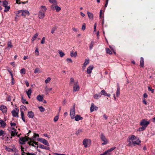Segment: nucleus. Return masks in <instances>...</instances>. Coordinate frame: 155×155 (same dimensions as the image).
<instances>
[{
  "label": "nucleus",
  "instance_id": "nucleus-55",
  "mask_svg": "<svg viewBox=\"0 0 155 155\" xmlns=\"http://www.w3.org/2000/svg\"><path fill=\"white\" fill-rule=\"evenodd\" d=\"M85 24L84 23L83 25H82V29L83 30H84L85 29Z\"/></svg>",
  "mask_w": 155,
  "mask_h": 155
},
{
  "label": "nucleus",
  "instance_id": "nucleus-43",
  "mask_svg": "<svg viewBox=\"0 0 155 155\" xmlns=\"http://www.w3.org/2000/svg\"><path fill=\"white\" fill-rule=\"evenodd\" d=\"M49 2L52 3L54 4L55 5L57 4V3L55 0H49Z\"/></svg>",
  "mask_w": 155,
  "mask_h": 155
},
{
  "label": "nucleus",
  "instance_id": "nucleus-62",
  "mask_svg": "<svg viewBox=\"0 0 155 155\" xmlns=\"http://www.w3.org/2000/svg\"><path fill=\"white\" fill-rule=\"evenodd\" d=\"M14 80L13 77L12 78V84H14Z\"/></svg>",
  "mask_w": 155,
  "mask_h": 155
},
{
  "label": "nucleus",
  "instance_id": "nucleus-45",
  "mask_svg": "<svg viewBox=\"0 0 155 155\" xmlns=\"http://www.w3.org/2000/svg\"><path fill=\"white\" fill-rule=\"evenodd\" d=\"M38 108L41 112H43L45 110V109L42 106L39 107Z\"/></svg>",
  "mask_w": 155,
  "mask_h": 155
},
{
  "label": "nucleus",
  "instance_id": "nucleus-50",
  "mask_svg": "<svg viewBox=\"0 0 155 155\" xmlns=\"http://www.w3.org/2000/svg\"><path fill=\"white\" fill-rule=\"evenodd\" d=\"M45 37H43L41 41V44H44L45 43Z\"/></svg>",
  "mask_w": 155,
  "mask_h": 155
},
{
  "label": "nucleus",
  "instance_id": "nucleus-33",
  "mask_svg": "<svg viewBox=\"0 0 155 155\" xmlns=\"http://www.w3.org/2000/svg\"><path fill=\"white\" fill-rule=\"evenodd\" d=\"M21 115L22 120H23L24 122H25V120L24 117V113L23 112L22 110L21 111Z\"/></svg>",
  "mask_w": 155,
  "mask_h": 155
},
{
  "label": "nucleus",
  "instance_id": "nucleus-8",
  "mask_svg": "<svg viewBox=\"0 0 155 155\" xmlns=\"http://www.w3.org/2000/svg\"><path fill=\"white\" fill-rule=\"evenodd\" d=\"M115 149L116 147H112L107 150L105 151L103 154L101 155H110V152Z\"/></svg>",
  "mask_w": 155,
  "mask_h": 155
},
{
  "label": "nucleus",
  "instance_id": "nucleus-2",
  "mask_svg": "<svg viewBox=\"0 0 155 155\" xmlns=\"http://www.w3.org/2000/svg\"><path fill=\"white\" fill-rule=\"evenodd\" d=\"M83 144L85 148L89 147L91 145V139L85 138L83 141Z\"/></svg>",
  "mask_w": 155,
  "mask_h": 155
},
{
  "label": "nucleus",
  "instance_id": "nucleus-14",
  "mask_svg": "<svg viewBox=\"0 0 155 155\" xmlns=\"http://www.w3.org/2000/svg\"><path fill=\"white\" fill-rule=\"evenodd\" d=\"M21 153L22 155H36L33 153H25L24 152V148L23 147H21Z\"/></svg>",
  "mask_w": 155,
  "mask_h": 155
},
{
  "label": "nucleus",
  "instance_id": "nucleus-1",
  "mask_svg": "<svg viewBox=\"0 0 155 155\" xmlns=\"http://www.w3.org/2000/svg\"><path fill=\"white\" fill-rule=\"evenodd\" d=\"M127 141L130 144H133L134 146L139 145L141 142L139 138L134 135L129 136L128 137Z\"/></svg>",
  "mask_w": 155,
  "mask_h": 155
},
{
  "label": "nucleus",
  "instance_id": "nucleus-39",
  "mask_svg": "<svg viewBox=\"0 0 155 155\" xmlns=\"http://www.w3.org/2000/svg\"><path fill=\"white\" fill-rule=\"evenodd\" d=\"M56 10L57 12H58L61 10V8L60 7L58 6L57 5L55 7L54 10Z\"/></svg>",
  "mask_w": 155,
  "mask_h": 155
},
{
  "label": "nucleus",
  "instance_id": "nucleus-63",
  "mask_svg": "<svg viewBox=\"0 0 155 155\" xmlns=\"http://www.w3.org/2000/svg\"><path fill=\"white\" fill-rule=\"evenodd\" d=\"M35 145H37V143L35 142H32V143L31 144V146H35Z\"/></svg>",
  "mask_w": 155,
  "mask_h": 155
},
{
  "label": "nucleus",
  "instance_id": "nucleus-46",
  "mask_svg": "<svg viewBox=\"0 0 155 155\" xmlns=\"http://www.w3.org/2000/svg\"><path fill=\"white\" fill-rule=\"evenodd\" d=\"M57 4L56 5H55L54 4H53L51 6V9L53 10H54L55 7L57 6Z\"/></svg>",
  "mask_w": 155,
  "mask_h": 155
},
{
  "label": "nucleus",
  "instance_id": "nucleus-60",
  "mask_svg": "<svg viewBox=\"0 0 155 155\" xmlns=\"http://www.w3.org/2000/svg\"><path fill=\"white\" fill-rule=\"evenodd\" d=\"M94 31H96V24L95 23L94 26Z\"/></svg>",
  "mask_w": 155,
  "mask_h": 155
},
{
  "label": "nucleus",
  "instance_id": "nucleus-19",
  "mask_svg": "<svg viewBox=\"0 0 155 155\" xmlns=\"http://www.w3.org/2000/svg\"><path fill=\"white\" fill-rule=\"evenodd\" d=\"M7 48L9 50L10 48H11L13 47V46L12 45V42L11 41H9L7 42Z\"/></svg>",
  "mask_w": 155,
  "mask_h": 155
},
{
  "label": "nucleus",
  "instance_id": "nucleus-47",
  "mask_svg": "<svg viewBox=\"0 0 155 155\" xmlns=\"http://www.w3.org/2000/svg\"><path fill=\"white\" fill-rule=\"evenodd\" d=\"M106 52L107 53L109 54H112V51L108 48H106Z\"/></svg>",
  "mask_w": 155,
  "mask_h": 155
},
{
  "label": "nucleus",
  "instance_id": "nucleus-24",
  "mask_svg": "<svg viewBox=\"0 0 155 155\" xmlns=\"http://www.w3.org/2000/svg\"><path fill=\"white\" fill-rule=\"evenodd\" d=\"M87 13L89 19L93 20V14L88 11L87 12Z\"/></svg>",
  "mask_w": 155,
  "mask_h": 155
},
{
  "label": "nucleus",
  "instance_id": "nucleus-34",
  "mask_svg": "<svg viewBox=\"0 0 155 155\" xmlns=\"http://www.w3.org/2000/svg\"><path fill=\"white\" fill-rule=\"evenodd\" d=\"M58 51L60 57H62L65 55V54L62 51L59 50Z\"/></svg>",
  "mask_w": 155,
  "mask_h": 155
},
{
  "label": "nucleus",
  "instance_id": "nucleus-13",
  "mask_svg": "<svg viewBox=\"0 0 155 155\" xmlns=\"http://www.w3.org/2000/svg\"><path fill=\"white\" fill-rule=\"evenodd\" d=\"M89 63V60L87 58L85 60L82 66V69L84 70L85 69L86 66Z\"/></svg>",
  "mask_w": 155,
  "mask_h": 155
},
{
  "label": "nucleus",
  "instance_id": "nucleus-3",
  "mask_svg": "<svg viewBox=\"0 0 155 155\" xmlns=\"http://www.w3.org/2000/svg\"><path fill=\"white\" fill-rule=\"evenodd\" d=\"M100 138L101 140L104 142L103 143H102V145H104L107 144L108 142V140L105 137V136L104 135L103 133H101L100 135Z\"/></svg>",
  "mask_w": 155,
  "mask_h": 155
},
{
  "label": "nucleus",
  "instance_id": "nucleus-36",
  "mask_svg": "<svg viewBox=\"0 0 155 155\" xmlns=\"http://www.w3.org/2000/svg\"><path fill=\"white\" fill-rule=\"evenodd\" d=\"M82 131L83 130L82 129H79L76 131L75 134L77 135H79L82 133Z\"/></svg>",
  "mask_w": 155,
  "mask_h": 155
},
{
  "label": "nucleus",
  "instance_id": "nucleus-48",
  "mask_svg": "<svg viewBox=\"0 0 155 155\" xmlns=\"http://www.w3.org/2000/svg\"><path fill=\"white\" fill-rule=\"evenodd\" d=\"M40 69L38 68H36L34 70V73H40Z\"/></svg>",
  "mask_w": 155,
  "mask_h": 155
},
{
  "label": "nucleus",
  "instance_id": "nucleus-41",
  "mask_svg": "<svg viewBox=\"0 0 155 155\" xmlns=\"http://www.w3.org/2000/svg\"><path fill=\"white\" fill-rule=\"evenodd\" d=\"M146 128V127H144V126H142L141 127H140L138 129V131H143V130H144Z\"/></svg>",
  "mask_w": 155,
  "mask_h": 155
},
{
  "label": "nucleus",
  "instance_id": "nucleus-64",
  "mask_svg": "<svg viewBox=\"0 0 155 155\" xmlns=\"http://www.w3.org/2000/svg\"><path fill=\"white\" fill-rule=\"evenodd\" d=\"M143 102L145 104L147 105V102L145 99L143 100Z\"/></svg>",
  "mask_w": 155,
  "mask_h": 155
},
{
  "label": "nucleus",
  "instance_id": "nucleus-57",
  "mask_svg": "<svg viewBox=\"0 0 155 155\" xmlns=\"http://www.w3.org/2000/svg\"><path fill=\"white\" fill-rule=\"evenodd\" d=\"M55 29H56L55 28H53L51 30V33L52 34H53L54 33L55 31Z\"/></svg>",
  "mask_w": 155,
  "mask_h": 155
},
{
  "label": "nucleus",
  "instance_id": "nucleus-10",
  "mask_svg": "<svg viewBox=\"0 0 155 155\" xmlns=\"http://www.w3.org/2000/svg\"><path fill=\"white\" fill-rule=\"evenodd\" d=\"M19 110L18 109L16 108L15 109L13 110L12 112V115L16 117H18V113Z\"/></svg>",
  "mask_w": 155,
  "mask_h": 155
},
{
  "label": "nucleus",
  "instance_id": "nucleus-31",
  "mask_svg": "<svg viewBox=\"0 0 155 155\" xmlns=\"http://www.w3.org/2000/svg\"><path fill=\"white\" fill-rule=\"evenodd\" d=\"M0 124L1 126L3 127H5L6 125V123L3 120H0Z\"/></svg>",
  "mask_w": 155,
  "mask_h": 155
},
{
  "label": "nucleus",
  "instance_id": "nucleus-51",
  "mask_svg": "<svg viewBox=\"0 0 155 155\" xmlns=\"http://www.w3.org/2000/svg\"><path fill=\"white\" fill-rule=\"evenodd\" d=\"M35 53L36 54V55L37 56H38L39 55V52L38 51V49L37 48H36L35 50Z\"/></svg>",
  "mask_w": 155,
  "mask_h": 155
},
{
  "label": "nucleus",
  "instance_id": "nucleus-20",
  "mask_svg": "<svg viewBox=\"0 0 155 155\" xmlns=\"http://www.w3.org/2000/svg\"><path fill=\"white\" fill-rule=\"evenodd\" d=\"M27 115L29 118H32L34 117V114L32 111H29L28 112Z\"/></svg>",
  "mask_w": 155,
  "mask_h": 155
},
{
  "label": "nucleus",
  "instance_id": "nucleus-22",
  "mask_svg": "<svg viewBox=\"0 0 155 155\" xmlns=\"http://www.w3.org/2000/svg\"><path fill=\"white\" fill-rule=\"evenodd\" d=\"M77 52L75 51L74 52V51H72L70 52V56L72 57L75 58L77 56Z\"/></svg>",
  "mask_w": 155,
  "mask_h": 155
},
{
  "label": "nucleus",
  "instance_id": "nucleus-38",
  "mask_svg": "<svg viewBox=\"0 0 155 155\" xmlns=\"http://www.w3.org/2000/svg\"><path fill=\"white\" fill-rule=\"evenodd\" d=\"M3 5L5 7L8 6V2L6 0H4L2 2Z\"/></svg>",
  "mask_w": 155,
  "mask_h": 155
},
{
  "label": "nucleus",
  "instance_id": "nucleus-27",
  "mask_svg": "<svg viewBox=\"0 0 155 155\" xmlns=\"http://www.w3.org/2000/svg\"><path fill=\"white\" fill-rule=\"evenodd\" d=\"M101 93L102 95H104V96H106L110 97V94H107L104 90H102L101 91Z\"/></svg>",
  "mask_w": 155,
  "mask_h": 155
},
{
  "label": "nucleus",
  "instance_id": "nucleus-42",
  "mask_svg": "<svg viewBox=\"0 0 155 155\" xmlns=\"http://www.w3.org/2000/svg\"><path fill=\"white\" fill-rule=\"evenodd\" d=\"M5 9L4 11L5 12H8L10 8V7L9 6H7L6 7H5Z\"/></svg>",
  "mask_w": 155,
  "mask_h": 155
},
{
  "label": "nucleus",
  "instance_id": "nucleus-15",
  "mask_svg": "<svg viewBox=\"0 0 155 155\" xmlns=\"http://www.w3.org/2000/svg\"><path fill=\"white\" fill-rule=\"evenodd\" d=\"M7 108L6 106L4 105H1L0 106V110H1L3 113H6L7 111Z\"/></svg>",
  "mask_w": 155,
  "mask_h": 155
},
{
  "label": "nucleus",
  "instance_id": "nucleus-30",
  "mask_svg": "<svg viewBox=\"0 0 155 155\" xmlns=\"http://www.w3.org/2000/svg\"><path fill=\"white\" fill-rule=\"evenodd\" d=\"M140 65L142 67H143L144 65L143 58V57H141L140 61Z\"/></svg>",
  "mask_w": 155,
  "mask_h": 155
},
{
  "label": "nucleus",
  "instance_id": "nucleus-26",
  "mask_svg": "<svg viewBox=\"0 0 155 155\" xmlns=\"http://www.w3.org/2000/svg\"><path fill=\"white\" fill-rule=\"evenodd\" d=\"M120 88L118 84H117V89L116 92V96L118 97L120 94Z\"/></svg>",
  "mask_w": 155,
  "mask_h": 155
},
{
  "label": "nucleus",
  "instance_id": "nucleus-32",
  "mask_svg": "<svg viewBox=\"0 0 155 155\" xmlns=\"http://www.w3.org/2000/svg\"><path fill=\"white\" fill-rule=\"evenodd\" d=\"M39 147L41 149H45L46 150H49V147H47L45 146H44L43 145H42V144L40 145Z\"/></svg>",
  "mask_w": 155,
  "mask_h": 155
},
{
  "label": "nucleus",
  "instance_id": "nucleus-28",
  "mask_svg": "<svg viewBox=\"0 0 155 155\" xmlns=\"http://www.w3.org/2000/svg\"><path fill=\"white\" fill-rule=\"evenodd\" d=\"M36 99L38 101L41 102L42 101L43 97L42 95H41L39 94L36 97Z\"/></svg>",
  "mask_w": 155,
  "mask_h": 155
},
{
  "label": "nucleus",
  "instance_id": "nucleus-9",
  "mask_svg": "<svg viewBox=\"0 0 155 155\" xmlns=\"http://www.w3.org/2000/svg\"><path fill=\"white\" fill-rule=\"evenodd\" d=\"M37 140L40 142L43 143L45 145H46L48 146H49V144L48 141L46 140L45 139L41 138H38L37 139Z\"/></svg>",
  "mask_w": 155,
  "mask_h": 155
},
{
  "label": "nucleus",
  "instance_id": "nucleus-40",
  "mask_svg": "<svg viewBox=\"0 0 155 155\" xmlns=\"http://www.w3.org/2000/svg\"><path fill=\"white\" fill-rule=\"evenodd\" d=\"M51 80V78L50 77H48L45 80V83L47 84L48 83L50 82V81Z\"/></svg>",
  "mask_w": 155,
  "mask_h": 155
},
{
  "label": "nucleus",
  "instance_id": "nucleus-54",
  "mask_svg": "<svg viewBox=\"0 0 155 155\" xmlns=\"http://www.w3.org/2000/svg\"><path fill=\"white\" fill-rule=\"evenodd\" d=\"M52 90V88L51 87L46 88V91L47 92H50Z\"/></svg>",
  "mask_w": 155,
  "mask_h": 155
},
{
  "label": "nucleus",
  "instance_id": "nucleus-16",
  "mask_svg": "<svg viewBox=\"0 0 155 155\" xmlns=\"http://www.w3.org/2000/svg\"><path fill=\"white\" fill-rule=\"evenodd\" d=\"M93 68L94 67L93 65L90 66L87 68L86 70L87 73L88 74H91V73L93 69Z\"/></svg>",
  "mask_w": 155,
  "mask_h": 155
},
{
  "label": "nucleus",
  "instance_id": "nucleus-29",
  "mask_svg": "<svg viewBox=\"0 0 155 155\" xmlns=\"http://www.w3.org/2000/svg\"><path fill=\"white\" fill-rule=\"evenodd\" d=\"M38 33H36L33 36L31 40L32 41H34L36 38H37L38 36Z\"/></svg>",
  "mask_w": 155,
  "mask_h": 155
},
{
  "label": "nucleus",
  "instance_id": "nucleus-4",
  "mask_svg": "<svg viewBox=\"0 0 155 155\" xmlns=\"http://www.w3.org/2000/svg\"><path fill=\"white\" fill-rule=\"evenodd\" d=\"M75 106L74 105L72 107V108L71 109L70 112V115L71 118L72 119L74 118L75 116Z\"/></svg>",
  "mask_w": 155,
  "mask_h": 155
},
{
  "label": "nucleus",
  "instance_id": "nucleus-49",
  "mask_svg": "<svg viewBox=\"0 0 155 155\" xmlns=\"http://www.w3.org/2000/svg\"><path fill=\"white\" fill-rule=\"evenodd\" d=\"M21 101H22V102L23 104H25V103L26 104H28V102L26 101V100L25 99H24L23 98H22V99H21Z\"/></svg>",
  "mask_w": 155,
  "mask_h": 155
},
{
  "label": "nucleus",
  "instance_id": "nucleus-53",
  "mask_svg": "<svg viewBox=\"0 0 155 155\" xmlns=\"http://www.w3.org/2000/svg\"><path fill=\"white\" fill-rule=\"evenodd\" d=\"M66 61L68 63H72L73 61L72 59L70 58H67Z\"/></svg>",
  "mask_w": 155,
  "mask_h": 155
},
{
  "label": "nucleus",
  "instance_id": "nucleus-44",
  "mask_svg": "<svg viewBox=\"0 0 155 155\" xmlns=\"http://www.w3.org/2000/svg\"><path fill=\"white\" fill-rule=\"evenodd\" d=\"M59 116L58 115H57L55 116L54 118V122H57L58 120Z\"/></svg>",
  "mask_w": 155,
  "mask_h": 155
},
{
  "label": "nucleus",
  "instance_id": "nucleus-59",
  "mask_svg": "<svg viewBox=\"0 0 155 155\" xmlns=\"http://www.w3.org/2000/svg\"><path fill=\"white\" fill-rule=\"evenodd\" d=\"M4 133V131L2 130H0V136H2Z\"/></svg>",
  "mask_w": 155,
  "mask_h": 155
},
{
  "label": "nucleus",
  "instance_id": "nucleus-56",
  "mask_svg": "<svg viewBox=\"0 0 155 155\" xmlns=\"http://www.w3.org/2000/svg\"><path fill=\"white\" fill-rule=\"evenodd\" d=\"M94 45V42L92 41L90 45V49H91V48H93Z\"/></svg>",
  "mask_w": 155,
  "mask_h": 155
},
{
  "label": "nucleus",
  "instance_id": "nucleus-17",
  "mask_svg": "<svg viewBox=\"0 0 155 155\" xmlns=\"http://www.w3.org/2000/svg\"><path fill=\"white\" fill-rule=\"evenodd\" d=\"M45 17V13L39 12L38 13V17L40 19H43Z\"/></svg>",
  "mask_w": 155,
  "mask_h": 155
},
{
  "label": "nucleus",
  "instance_id": "nucleus-12",
  "mask_svg": "<svg viewBox=\"0 0 155 155\" xmlns=\"http://www.w3.org/2000/svg\"><path fill=\"white\" fill-rule=\"evenodd\" d=\"M98 109V107L94 105L93 103L91 104L90 107V111L91 112H93L94 110H97Z\"/></svg>",
  "mask_w": 155,
  "mask_h": 155
},
{
  "label": "nucleus",
  "instance_id": "nucleus-25",
  "mask_svg": "<svg viewBox=\"0 0 155 155\" xmlns=\"http://www.w3.org/2000/svg\"><path fill=\"white\" fill-rule=\"evenodd\" d=\"M12 130L11 131V136L13 137L15 135H17V133L16 131V130L14 128H12Z\"/></svg>",
  "mask_w": 155,
  "mask_h": 155
},
{
  "label": "nucleus",
  "instance_id": "nucleus-5",
  "mask_svg": "<svg viewBox=\"0 0 155 155\" xmlns=\"http://www.w3.org/2000/svg\"><path fill=\"white\" fill-rule=\"evenodd\" d=\"M80 89V87L79 86L78 83V81L75 82L74 83L73 89V92H74L77 91H78Z\"/></svg>",
  "mask_w": 155,
  "mask_h": 155
},
{
  "label": "nucleus",
  "instance_id": "nucleus-23",
  "mask_svg": "<svg viewBox=\"0 0 155 155\" xmlns=\"http://www.w3.org/2000/svg\"><path fill=\"white\" fill-rule=\"evenodd\" d=\"M74 118L76 121H78L82 119L83 118L81 117L80 115L77 114L74 117Z\"/></svg>",
  "mask_w": 155,
  "mask_h": 155
},
{
  "label": "nucleus",
  "instance_id": "nucleus-7",
  "mask_svg": "<svg viewBox=\"0 0 155 155\" xmlns=\"http://www.w3.org/2000/svg\"><path fill=\"white\" fill-rule=\"evenodd\" d=\"M150 122L144 119H142L140 123L141 126H144L146 127L149 124Z\"/></svg>",
  "mask_w": 155,
  "mask_h": 155
},
{
  "label": "nucleus",
  "instance_id": "nucleus-52",
  "mask_svg": "<svg viewBox=\"0 0 155 155\" xmlns=\"http://www.w3.org/2000/svg\"><path fill=\"white\" fill-rule=\"evenodd\" d=\"M10 125L12 127V128H14V127L16 126V124L14 123L11 122Z\"/></svg>",
  "mask_w": 155,
  "mask_h": 155
},
{
  "label": "nucleus",
  "instance_id": "nucleus-35",
  "mask_svg": "<svg viewBox=\"0 0 155 155\" xmlns=\"http://www.w3.org/2000/svg\"><path fill=\"white\" fill-rule=\"evenodd\" d=\"M26 71L25 69L24 68H23L20 71V73L21 74H25Z\"/></svg>",
  "mask_w": 155,
  "mask_h": 155
},
{
  "label": "nucleus",
  "instance_id": "nucleus-18",
  "mask_svg": "<svg viewBox=\"0 0 155 155\" xmlns=\"http://www.w3.org/2000/svg\"><path fill=\"white\" fill-rule=\"evenodd\" d=\"M39 9L40 11H39V12H41L44 13L45 12L47 9L46 7L44 5L41 6L40 7Z\"/></svg>",
  "mask_w": 155,
  "mask_h": 155
},
{
  "label": "nucleus",
  "instance_id": "nucleus-21",
  "mask_svg": "<svg viewBox=\"0 0 155 155\" xmlns=\"http://www.w3.org/2000/svg\"><path fill=\"white\" fill-rule=\"evenodd\" d=\"M32 91L31 90V88H29L28 90V91H26V93L27 94V95H28V96L29 98H30V96L31 95Z\"/></svg>",
  "mask_w": 155,
  "mask_h": 155
},
{
  "label": "nucleus",
  "instance_id": "nucleus-11",
  "mask_svg": "<svg viewBox=\"0 0 155 155\" xmlns=\"http://www.w3.org/2000/svg\"><path fill=\"white\" fill-rule=\"evenodd\" d=\"M28 140V138L25 137H21L20 139V143L22 144H25V142Z\"/></svg>",
  "mask_w": 155,
  "mask_h": 155
},
{
  "label": "nucleus",
  "instance_id": "nucleus-6",
  "mask_svg": "<svg viewBox=\"0 0 155 155\" xmlns=\"http://www.w3.org/2000/svg\"><path fill=\"white\" fill-rule=\"evenodd\" d=\"M18 14L21 13V15L24 16H26V15H29L30 13L27 10H23L19 11L18 12Z\"/></svg>",
  "mask_w": 155,
  "mask_h": 155
},
{
  "label": "nucleus",
  "instance_id": "nucleus-61",
  "mask_svg": "<svg viewBox=\"0 0 155 155\" xmlns=\"http://www.w3.org/2000/svg\"><path fill=\"white\" fill-rule=\"evenodd\" d=\"M25 84H26V86L27 87H28L29 86V83H28V81L26 80V81H25Z\"/></svg>",
  "mask_w": 155,
  "mask_h": 155
},
{
  "label": "nucleus",
  "instance_id": "nucleus-37",
  "mask_svg": "<svg viewBox=\"0 0 155 155\" xmlns=\"http://www.w3.org/2000/svg\"><path fill=\"white\" fill-rule=\"evenodd\" d=\"M93 97L94 99H98V98L101 97V95L97 94H95L94 95Z\"/></svg>",
  "mask_w": 155,
  "mask_h": 155
},
{
  "label": "nucleus",
  "instance_id": "nucleus-58",
  "mask_svg": "<svg viewBox=\"0 0 155 155\" xmlns=\"http://www.w3.org/2000/svg\"><path fill=\"white\" fill-rule=\"evenodd\" d=\"M102 12H103V11L102 10H101L100 11V17L101 18L102 17Z\"/></svg>",
  "mask_w": 155,
  "mask_h": 155
}]
</instances>
